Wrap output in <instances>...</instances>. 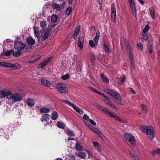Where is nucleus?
I'll list each match as a JSON object with an SVG mask.
<instances>
[{
	"label": "nucleus",
	"instance_id": "f257e3e1",
	"mask_svg": "<svg viewBox=\"0 0 160 160\" xmlns=\"http://www.w3.org/2000/svg\"><path fill=\"white\" fill-rule=\"evenodd\" d=\"M9 94L10 95H9L8 98V101L7 102V103L9 105L12 104L13 103L16 102H19L22 100V98L21 95L18 93L12 94L10 91Z\"/></svg>",
	"mask_w": 160,
	"mask_h": 160
},
{
	"label": "nucleus",
	"instance_id": "f03ea898",
	"mask_svg": "<svg viewBox=\"0 0 160 160\" xmlns=\"http://www.w3.org/2000/svg\"><path fill=\"white\" fill-rule=\"evenodd\" d=\"M104 91L105 92L115 99L117 100L118 103L121 105H124L121 102L122 98L120 95L116 91L108 89H105Z\"/></svg>",
	"mask_w": 160,
	"mask_h": 160
},
{
	"label": "nucleus",
	"instance_id": "7ed1b4c3",
	"mask_svg": "<svg viewBox=\"0 0 160 160\" xmlns=\"http://www.w3.org/2000/svg\"><path fill=\"white\" fill-rule=\"evenodd\" d=\"M141 130L143 132L149 136V138L150 140H152L154 138L155 134L154 129L152 126L150 125L147 127L143 125L140 127Z\"/></svg>",
	"mask_w": 160,
	"mask_h": 160
},
{
	"label": "nucleus",
	"instance_id": "20e7f679",
	"mask_svg": "<svg viewBox=\"0 0 160 160\" xmlns=\"http://www.w3.org/2000/svg\"><path fill=\"white\" fill-rule=\"evenodd\" d=\"M57 91L60 94H66L68 91L67 85L63 83H58L56 85Z\"/></svg>",
	"mask_w": 160,
	"mask_h": 160
},
{
	"label": "nucleus",
	"instance_id": "39448f33",
	"mask_svg": "<svg viewBox=\"0 0 160 160\" xmlns=\"http://www.w3.org/2000/svg\"><path fill=\"white\" fill-rule=\"evenodd\" d=\"M124 136L127 140L129 142L130 144L134 147L135 144V139L133 136L128 133L124 134Z\"/></svg>",
	"mask_w": 160,
	"mask_h": 160
},
{
	"label": "nucleus",
	"instance_id": "423d86ee",
	"mask_svg": "<svg viewBox=\"0 0 160 160\" xmlns=\"http://www.w3.org/2000/svg\"><path fill=\"white\" fill-rule=\"evenodd\" d=\"M100 36V32L99 31H98L96 32V35L94 39V41L92 40L89 41V45L92 48H93L97 46L99 39Z\"/></svg>",
	"mask_w": 160,
	"mask_h": 160
},
{
	"label": "nucleus",
	"instance_id": "0eeeda50",
	"mask_svg": "<svg viewBox=\"0 0 160 160\" xmlns=\"http://www.w3.org/2000/svg\"><path fill=\"white\" fill-rule=\"evenodd\" d=\"M26 42V49H30L32 48L33 46L35 44V40L32 37H28L27 38Z\"/></svg>",
	"mask_w": 160,
	"mask_h": 160
},
{
	"label": "nucleus",
	"instance_id": "6e6552de",
	"mask_svg": "<svg viewBox=\"0 0 160 160\" xmlns=\"http://www.w3.org/2000/svg\"><path fill=\"white\" fill-rule=\"evenodd\" d=\"M14 47L16 49L22 51L25 48V45L21 41H15L14 42Z\"/></svg>",
	"mask_w": 160,
	"mask_h": 160
},
{
	"label": "nucleus",
	"instance_id": "1a4fd4ad",
	"mask_svg": "<svg viewBox=\"0 0 160 160\" xmlns=\"http://www.w3.org/2000/svg\"><path fill=\"white\" fill-rule=\"evenodd\" d=\"M111 13L112 21L113 22L116 21V10L114 4H112L111 5Z\"/></svg>",
	"mask_w": 160,
	"mask_h": 160
},
{
	"label": "nucleus",
	"instance_id": "9d476101",
	"mask_svg": "<svg viewBox=\"0 0 160 160\" xmlns=\"http://www.w3.org/2000/svg\"><path fill=\"white\" fill-rule=\"evenodd\" d=\"M128 1L130 4V7L132 14L134 17L136 18V9L134 2L133 0H128Z\"/></svg>",
	"mask_w": 160,
	"mask_h": 160
},
{
	"label": "nucleus",
	"instance_id": "9b49d317",
	"mask_svg": "<svg viewBox=\"0 0 160 160\" xmlns=\"http://www.w3.org/2000/svg\"><path fill=\"white\" fill-rule=\"evenodd\" d=\"M10 90L9 89H4L0 91V98H3L7 97L8 98L9 95L10 94Z\"/></svg>",
	"mask_w": 160,
	"mask_h": 160
},
{
	"label": "nucleus",
	"instance_id": "f8f14e48",
	"mask_svg": "<svg viewBox=\"0 0 160 160\" xmlns=\"http://www.w3.org/2000/svg\"><path fill=\"white\" fill-rule=\"evenodd\" d=\"M127 50L129 54V57L130 59L131 65L132 68L133 69H135L134 63L133 61V56L132 54L131 50L129 48H128Z\"/></svg>",
	"mask_w": 160,
	"mask_h": 160
},
{
	"label": "nucleus",
	"instance_id": "ddd939ff",
	"mask_svg": "<svg viewBox=\"0 0 160 160\" xmlns=\"http://www.w3.org/2000/svg\"><path fill=\"white\" fill-rule=\"evenodd\" d=\"M41 83L43 86L49 88L51 87V83L48 79L42 78L41 79Z\"/></svg>",
	"mask_w": 160,
	"mask_h": 160
},
{
	"label": "nucleus",
	"instance_id": "4468645a",
	"mask_svg": "<svg viewBox=\"0 0 160 160\" xmlns=\"http://www.w3.org/2000/svg\"><path fill=\"white\" fill-rule=\"evenodd\" d=\"M51 58H48L40 63L38 65V68H42L45 66L51 60Z\"/></svg>",
	"mask_w": 160,
	"mask_h": 160
},
{
	"label": "nucleus",
	"instance_id": "2eb2a0df",
	"mask_svg": "<svg viewBox=\"0 0 160 160\" xmlns=\"http://www.w3.org/2000/svg\"><path fill=\"white\" fill-rule=\"evenodd\" d=\"M3 130L2 129H0V133L2 132V135L3 136V137L6 139H7V140H8V136L9 134L10 133L9 131L8 130V129H6L4 130V132H3Z\"/></svg>",
	"mask_w": 160,
	"mask_h": 160
},
{
	"label": "nucleus",
	"instance_id": "dca6fc26",
	"mask_svg": "<svg viewBox=\"0 0 160 160\" xmlns=\"http://www.w3.org/2000/svg\"><path fill=\"white\" fill-rule=\"evenodd\" d=\"M24 102L28 105L30 107H32L35 105V102L33 99L28 98L25 100Z\"/></svg>",
	"mask_w": 160,
	"mask_h": 160
},
{
	"label": "nucleus",
	"instance_id": "f3484780",
	"mask_svg": "<svg viewBox=\"0 0 160 160\" xmlns=\"http://www.w3.org/2000/svg\"><path fill=\"white\" fill-rule=\"evenodd\" d=\"M93 132L95 133L98 135L102 139L105 140L106 139L105 136L99 130H98L97 128H95L94 129Z\"/></svg>",
	"mask_w": 160,
	"mask_h": 160
},
{
	"label": "nucleus",
	"instance_id": "a211bd4d",
	"mask_svg": "<svg viewBox=\"0 0 160 160\" xmlns=\"http://www.w3.org/2000/svg\"><path fill=\"white\" fill-rule=\"evenodd\" d=\"M93 144L95 149H96L97 151L99 152L102 151V148L101 146L98 142L94 141L93 142Z\"/></svg>",
	"mask_w": 160,
	"mask_h": 160
},
{
	"label": "nucleus",
	"instance_id": "6ab92c4d",
	"mask_svg": "<svg viewBox=\"0 0 160 160\" xmlns=\"http://www.w3.org/2000/svg\"><path fill=\"white\" fill-rule=\"evenodd\" d=\"M84 42V38L83 37H81L79 38L78 42V46L80 49L82 51L83 49V45Z\"/></svg>",
	"mask_w": 160,
	"mask_h": 160
},
{
	"label": "nucleus",
	"instance_id": "aec40b11",
	"mask_svg": "<svg viewBox=\"0 0 160 160\" xmlns=\"http://www.w3.org/2000/svg\"><path fill=\"white\" fill-rule=\"evenodd\" d=\"M148 31H142L141 32V39L142 40H147L148 38L147 32Z\"/></svg>",
	"mask_w": 160,
	"mask_h": 160
},
{
	"label": "nucleus",
	"instance_id": "412c9836",
	"mask_svg": "<svg viewBox=\"0 0 160 160\" xmlns=\"http://www.w3.org/2000/svg\"><path fill=\"white\" fill-rule=\"evenodd\" d=\"M50 116L48 114H43L42 116V118L41 120L42 122L44 121L47 122L48 121L49 119Z\"/></svg>",
	"mask_w": 160,
	"mask_h": 160
},
{
	"label": "nucleus",
	"instance_id": "4be33fe9",
	"mask_svg": "<svg viewBox=\"0 0 160 160\" xmlns=\"http://www.w3.org/2000/svg\"><path fill=\"white\" fill-rule=\"evenodd\" d=\"M110 100H108L107 102H106L105 100H104V101L105 102V103L108 106H109L111 108H113L115 110H118V108L115 106L114 104Z\"/></svg>",
	"mask_w": 160,
	"mask_h": 160
},
{
	"label": "nucleus",
	"instance_id": "5701e85b",
	"mask_svg": "<svg viewBox=\"0 0 160 160\" xmlns=\"http://www.w3.org/2000/svg\"><path fill=\"white\" fill-rule=\"evenodd\" d=\"M62 5L60 6L56 3H53L52 5V8L56 10V11H59L61 8Z\"/></svg>",
	"mask_w": 160,
	"mask_h": 160
},
{
	"label": "nucleus",
	"instance_id": "b1692460",
	"mask_svg": "<svg viewBox=\"0 0 160 160\" xmlns=\"http://www.w3.org/2000/svg\"><path fill=\"white\" fill-rule=\"evenodd\" d=\"M149 13L153 20L155 19V10L153 7H152L149 8Z\"/></svg>",
	"mask_w": 160,
	"mask_h": 160
},
{
	"label": "nucleus",
	"instance_id": "393cba45",
	"mask_svg": "<svg viewBox=\"0 0 160 160\" xmlns=\"http://www.w3.org/2000/svg\"><path fill=\"white\" fill-rule=\"evenodd\" d=\"M50 110L49 108H48L45 107H43L40 108V111L42 113H47L49 112Z\"/></svg>",
	"mask_w": 160,
	"mask_h": 160
},
{
	"label": "nucleus",
	"instance_id": "a878e982",
	"mask_svg": "<svg viewBox=\"0 0 160 160\" xmlns=\"http://www.w3.org/2000/svg\"><path fill=\"white\" fill-rule=\"evenodd\" d=\"M100 76L102 80L104 82L107 84H108L109 83V80L106 77L104 76V74L103 73H101Z\"/></svg>",
	"mask_w": 160,
	"mask_h": 160
},
{
	"label": "nucleus",
	"instance_id": "bb28decb",
	"mask_svg": "<svg viewBox=\"0 0 160 160\" xmlns=\"http://www.w3.org/2000/svg\"><path fill=\"white\" fill-rule=\"evenodd\" d=\"M58 117V114L57 112L54 111L51 115V118L52 120H56Z\"/></svg>",
	"mask_w": 160,
	"mask_h": 160
},
{
	"label": "nucleus",
	"instance_id": "cd10ccee",
	"mask_svg": "<svg viewBox=\"0 0 160 160\" xmlns=\"http://www.w3.org/2000/svg\"><path fill=\"white\" fill-rule=\"evenodd\" d=\"M42 31H34V33L35 36L39 38L42 35Z\"/></svg>",
	"mask_w": 160,
	"mask_h": 160
},
{
	"label": "nucleus",
	"instance_id": "c85d7f7f",
	"mask_svg": "<svg viewBox=\"0 0 160 160\" xmlns=\"http://www.w3.org/2000/svg\"><path fill=\"white\" fill-rule=\"evenodd\" d=\"M107 115L111 118H115L116 120H117V118L118 117L115 113L113 112H112L110 111L108 112V113Z\"/></svg>",
	"mask_w": 160,
	"mask_h": 160
},
{
	"label": "nucleus",
	"instance_id": "c756f323",
	"mask_svg": "<svg viewBox=\"0 0 160 160\" xmlns=\"http://www.w3.org/2000/svg\"><path fill=\"white\" fill-rule=\"evenodd\" d=\"M76 112L79 113L80 114H82L83 113V111L82 110L80 109L77 107L75 106L73 104L72 107Z\"/></svg>",
	"mask_w": 160,
	"mask_h": 160
},
{
	"label": "nucleus",
	"instance_id": "7c9ffc66",
	"mask_svg": "<svg viewBox=\"0 0 160 160\" xmlns=\"http://www.w3.org/2000/svg\"><path fill=\"white\" fill-rule=\"evenodd\" d=\"M129 154L133 157L135 160H139L138 157L135 154L134 152L132 151H130L129 152Z\"/></svg>",
	"mask_w": 160,
	"mask_h": 160
},
{
	"label": "nucleus",
	"instance_id": "2f4dec72",
	"mask_svg": "<svg viewBox=\"0 0 160 160\" xmlns=\"http://www.w3.org/2000/svg\"><path fill=\"white\" fill-rule=\"evenodd\" d=\"M77 156L82 159H84L86 157L85 153L83 152H80L78 153Z\"/></svg>",
	"mask_w": 160,
	"mask_h": 160
},
{
	"label": "nucleus",
	"instance_id": "473e14b6",
	"mask_svg": "<svg viewBox=\"0 0 160 160\" xmlns=\"http://www.w3.org/2000/svg\"><path fill=\"white\" fill-rule=\"evenodd\" d=\"M58 16L57 15L52 14L51 17V21L52 22H57Z\"/></svg>",
	"mask_w": 160,
	"mask_h": 160
},
{
	"label": "nucleus",
	"instance_id": "72a5a7b5",
	"mask_svg": "<svg viewBox=\"0 0 160 160\" xmlns=\"http://www.w3.org/2000/svg\"><path fill=\"white\" fill-rule=\"evenodd\" d=\"M88 88L90 89L91 91L99 94H100V92L98 91L97 89L94 88L92 87L91 86H89L88 87Z\"/></svg>",
	"mask_w": 160,
	"mask_h": 160
},
{
	"label": "nucleus",
	"instance_id": "f704fd0d",
	"mask_svg": "<svg viewBox=\"0 0 160 160\" xmlns=\"http://www.w3.org/2000/svg\"><path fill=\"white\" fill-rule=\"evenodd\" d=\"M57 125L58 128L62 129H64L65 126L64 123L62 122H58L57 123Z\"/></svg>",
	"mask_w": 160,
	"mask_h": 160
},
{
	"label": "nucleus",
	"instance_id": "c9c22d12",
	"mask_svg": "<svg viewBox=\"0 0 160 160\" xmlns=\"http://www.w3.org/2000/svg\"><path fill=\"white\" fill-rule=\"evenodd\" d=\"M72 11V8L71 6L69 7L65 12V14L68 16L70 15Z\"/></svg>",
	"mask_w": 160,
	"mask_h": 160
},
{
	"label": "nucleus",
	"instance_id": "e433bc0d",
	"mask_svg": "<svg viewBox=\"0 0 160 160\" xmlns=\"http://www.w3.org/2000/svg\"><path fill=\"white\" fill-rule=\"evenodd\" d=\"M75 147L77 150L81 151L83 149L82 146L78 142H76Z\"/></svg>",
	"mask_w": 160,
	"mask_h": 160
},
{
	"label": "nucleus",
	"instance_id": "4c0bfd02",
	"mask_svg": "<svg viewBox=\"0 0 160 160\" xmlns=\"http://www.w3.org/2000/svg\"><path fill=\"white\" fill-rule=\"evenodd\" d=\"M84 122L86 126L92 131L94 130V129H95V128L94 127L91 125L89 122H88L87 121H85Z\"/></svg>",
	"mask_w": 160,
	"mask_h": 160
},
{
	"label": "nucleus",
	"instance_id": "58836bf2",
	"mask_svg": "<svg viewBox=\"0 0 160 160\" xmlns=\"http://www.w3.org/2000/svg\"><path fill=\"white\" fill-rule=\"evenodd\" d=\"M50 34L49 31H46L42 37L43 39L45 40L47 39Z\"/></svg>",
	"mask_w": 160,
	"mask_h": 160
},
{
	"label": "nucleus",
	"instance_id": "ea45409f",
	"mask_svg": "<svg viewBox=\"0 0 160 160\" xmlns=\"http://www.w3.org/2000/svg\"><path fill=\"white\" fill-rule=\"evenodd\" d=\"M160 153V148H158L151 152V154L153 156H154L156 154H158Z\"/></svg>",
	"mask_w": 160,
	"mask_h": 160
},
{
	"label": "nucleus",
	"instance_id": "a19ab883",
	"mask_svg": "<svg viewBox=\"0 0 160 160\" xmlns=\"http://www.w3.org/2000/svg\"><path fill=\"white\" fill-rule=\"evenodd\" d=\"M40 26L43 29H45L47 27L46 22L42 21L40 23Z\"/></svg>",
	"mask_w": 160,
	"mask_h": 160
},
{
	"label": "nucleus",
	"instance_id": "79ce46f5",
	"mask_svg": "<svg viewBox=\"0 0 160 160\" xmlns=\"http://www.w3.org/2000/svg\"><path fill=\"white\" fill-rule=\"evenodd\" d=\"M117 121H119L121 122H123L124 123H127L128 122L127 120L125 119H123L121 118L119 116L117 118Z\"/></svg>",
	"mask_w": 160,
	"mask_h": 160
},
{
	"label": "nucleus",
	"instance_id": "37998d69",
	"mask_svg": "<svg viewBox=\"0 0 160 160\" xmlns=\"http://www.w3.org/2000/svg\"><path fill=\"white\" fill-rule=\"evenodd\" d=\"M148 52L149 53H152L153 52L152 46L151 44H148Z\"/></svg>",
	"mask_w": 160,
	"mask_h": 160
},
{
	"label": "nucleus",
	"instance_id": "c03bdc74",
	"mask_svg": "<svg viewBox=\"0 0 160 160\" xmlns=\"http://www.w3.org/2000/svg\"><path fill=\"white\" fill-rule=\"evenodd\" d=\"M60 101L64 103H65L66 104H68L69 106H71V107L73 105V104L69 102L67 100H64V99H61L60 100Z\"/></svg>",
	"mask_w": 160,
	"mask_h": 160
},
{
	"label": "nucleus",
	"instance_id": "a18cd8bd",
	"mask_svg": "<svg viewBox=\"0 0 160 160\" xmlns=\"http://www.w3.org/2000/svg\"><path fill=\"white\" fill-rule=\"evenodd\" d=\"M12 52L13 50L11 49L9 51H8L4 52L3 53V54L5 56L8 57L10 55Z\"/></svg>",
	"mask_w": 160,
	"mask_h": 160
},
{
	"label": "nucleus",
	"instance_id": "49530a36",
	"mask_svg": "<svg viewBox=\"0 0 160 160\" xmlns=\"http://www.w3.org/2000/svg\"><path fill=\"white\" fill-rule=\"evenodd\" d=\"M79 32V31H75L74 33L72 35V38L74 40H75L77 38Z\"/></svg>",
	"mask_w": 160,
	"mask_h": 160
},
{
	"label": "nucleus",
	"instance_id": "de8ad7c7",
	"mask_svg": "<svg viewBox=\"0 0 160 160\" xmlns=\"http://www.w3.org/2000/svg\"><path fill=\"white\" fill-rule=\"evenodd\" d=\"M137 47L138 49L142 51L143 50L142 44L140 42H139L137 44Z\"/></svg>",
	"mask_w": 160,
	"mask_h": 160
},
{
	"label": "nucleus",
	"instance_id": "09e8293b",
	"mask_svg": "<svg viewBox=\"0 0 160 160\" xmlns=\"http://www.w3.org/2000/svg\"><path fill=\"white\" fill-rule=\"evenodd\" d=\"M19 50L18 51L16 52H12V55L13 56H15L16 57H19L20 56L21 54V52Z\"/></svg>",
	"mask_w": 160,
	"mask_h": 160
},
{
	"label": "nucleus",
	"instance_id": "8fccbe9b",
	"mask_svg": "<svg viewBox=\"0 0 160 160\" xmlns=\"http://www.w3.org/2000/svg\"><path fill=\"white\" fill-rule=\"evenodd\" d=\"M67 134H68L71 137H72V136L74 137L75 135L73 132L72 131L69 129H67Z\"/></svg>",
	"mask_w": 160,
	"mask_h": 160
},
{
	"label": "nucleus",
	"instance_id": "3c124183",
	"mask_svg": "<svg viewBox=\"0 0 160 160\" xmlns=\"http://www.w3.org/2000/svg\"><path fill=\"white\" fill-rule=\"evenodd\" d=\"M70 76L68 74H66L65 75H62L61 78L62 79L64 80H66L68 79L69 78Z\"/></svg>",
	"mask_w": 160,
	"mask_h": 160
},
{
	"label": "nucleus",
	"instance_id": "603ef678",
	"mask_svg": "<svg viewBox=\"0 0 160 160\" xmlns=\"http://www.w3.org/2000/svg\"><path fill=\"white\" fill-rule=\"evenodd\" d=\"M103 49L106 52H110V49L109 47L105 44L103 45Z\"/></svg>",
	"mask_w": 160,
	"mask_h": 160
},
{
	"label": "nucleus",
	"instance_id": "864d4df0",
	"mask_svg": "<svg viewBox=\"0 0 160 160\" xmlns=\"http://www.w3.org/2000/svg\"><path fill=\"white\" fill-rule=\"evenodd\" d=\"M141 107L142 109L146 112H147L148 111V109L147 108L146 106L144 104H141Z\"/></svg>",
	"mask_w": 160,
	"mask_h": 160
},
{
	"label": "nucleus",
	"instance_id": "5fc2aeb1",
	"mask_svg": "<svg viewBox=\"0 0 160 160\" xmlns=\"http://www.w3.org/2000/svg\"><path fill=\"white\" fill-rule=\"evenodd\" d=\"M99 95H100L102 96L105 99H106L107 101L110 100V99L107 96H106L105 94H104L101 93L100 92V94H99Z\"/></svg>",
	"mask_w": 160,
	"mask_h": 160
},
{
	"label": "nucleus",
	"instance_id": "6e6d98bb",
	"mask_svg": "<svg viewBox=\"0 0 160 160\" xmlns=\"http://www.w3.org/2000/svg\"><path fill=\"white\" fill-rule=\"evenodd\" d=\"M8 68H12L13 69H14V68H15L16 69L17 68L16 67V65L11 63H9Z\"/></svg>",
	"mask_w": 160,
	"mask_h": 160
},
{
	"label": "nucleus",
	"instance_id": "4d7b16f0",
	"mask_svg": "<svg viewBox=\"0 0 160 160\" xmlns=\"http://www.w3.org/2000/svg\"><path fill=\"white\" fill-rule=\"evenodd\" d=\"M101 110L107 114H108V112L109 111V110H108L106 108H102L101 109Z\"/></svg>",
	"mask_w": 160,
	"mask_h": 160
},
{
	"label": "nucleus",
	"instance_id": "13d9d810",
	"mask_svg": "<svg viewBox=\"0 0 160 160\" xmlns=\"http://www.w3.org/2000/svg\"><path fill=\"white\" fill-rule=\"evenodd\" d=\"M69 158H66L65 160H75L74 157L72 155L70 156L69 157Z\"/></svg>",
	"mask_w": 160,
	"mask_h": 160
},
{
	"label": "nucleus",
	"instance_id": "bf43d9fd",
	"mask_svg": "<svg viewBox=\"0 0 160 160\" xmlns=\"http://www.w3.org/2000/svg\"><path fill=\"white\" fill-rule=\"evenodd\" d=\"M89 122L92 125L94 126H96V123L95 122H94L93 120L91 119H90L89 120Z\"/></svg>",
	"mask_w": 160,
	"mask_h": 160
},
{
	"label": "nucleus",
	"instance_id": "052dcab7",
	"mask_svg": "<svg viewBox=\"0 0 160 160\" xmlns=\"http://www.w3.org/2000/svg\"><path fill=\"white\" fill-rule=\"evenodd\" d=\"M83 119L86 120H89V117L88 115H87V114H84L83 117Z\"/></svg>",
	"mask_w": 160,
	"mask_h": 160
},
{
	"label": "nucleus",
	"instance_id": "680f3d73",
	"mask_svg": "<svg viewBox=\"0 0 160 160\" xmlns=\"http://www.w3.org/2000/svg\"><path fill=\"white\" fill-rule=\"evenodd\" d=\"M125 76H124L121 78V84H122L125 81Z\"/></svg>",
	"mask_w": 160,
	"mask_h": 160
},
{
	"label": "nucleus",
	"instance_id": "e2e57ef3",
	"mask_svg": "<svg viewBox=\"0 0 160 160\" xmlns=\"http://www.w3.org/2000/svg\"><path fill=\"white\" fill-rule=\"evenodd\" d=\"M90 57L91 59V62H92L95 60V58L93 54L91 55Z\"/></svg>",
	"mask_w": 160,
	"mask_h": 160
},
{
	"label": "nucleus",
	"instance_id": "0e129e2a",
	"mask_svg": "<svg viewBox=\"0 0 160 160\" xmlns=\"http://www.w3.org/2000/svg\"><path fill=\"white\" fill-rule=\"evenodd\" d=\"M150 27L148 25H146L142 30H149Z\"/></svg>",
	"mask_w": 160,
	"mask_h": 160
},
{
	"label": "nucleus",
	"instance_id": "69168bd1",
	"mask_svg": "<svg viewBox=\"0 0 160 160\" xmlns=\"http://www.w3.org/2000/svg\"><path fill=\"white\" fill-rule=\"evenodd\" d=\"M9 63L4 62H3V66H4V67H6L8 68Z\"/></svg>",
	"mask_w": 160,
	"mask_h": 160
},
{
	"label": "nucleus",
	"instance_id": "338daca9",
	"mask_svg": "<svg viewBox=\"0 0 160 160\" xmlns=\"http://www.w3.org/2000/svg\"><path fill=\"white\" fill-rule=\"evenodd\" d=\"M157 58L160 60V50H158L157 53Z\"/></svg>",
	"mask_w": 160,
	"mask_h": 160
},
{
	"label": "nucleus",
	"instance_id": "774afa93",
	"mask_svg": "<svg viewBox=\"0 0 160 160\" xmlns=\"http://www.w3.org/2000/svg\"><path fill=\"white\" fill-rule=\"evenodd\" d=\"M130 90L132 92L133 94H135V91L132 88H129Z\"/></svg>",
	"mask_w": 160,
	"mask_h": 160
}]
</instances>
